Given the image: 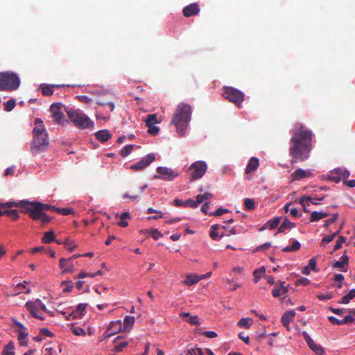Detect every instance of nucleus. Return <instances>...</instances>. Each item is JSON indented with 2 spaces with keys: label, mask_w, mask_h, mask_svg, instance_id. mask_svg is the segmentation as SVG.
Instances as JSON below:
<instances>
[{
  "label": "nucleus",
  "mask_w": 355,
  "mask_h": 355,
  "mask_svg": "<svg viewBox=\"0 0 355 355\" xmlns=\"http://www.w3.org/2000/svg\"><path fill=\"white\" fill-rule=\"evenodd\" d=\"M146 126H150V125H155L157 123V119L155 114H149L147 116L146 119L145 120Z\"/></svg>",
  "instance_id": "44"
},
{
  "label": "nucleus",
  "mask_w": 355,
  "mask_h": 355,
  "mask_svg": "<svg viewBox=\"0 0 355 355\" xmlns=\"http://www.w3.org/2000/svg\"><path fill=\"white\" fill-rule=\"evenodd\" d=\"M295 227V223L291 222L288 218H285L283 223L278 228L277 233H283L287 229H292Z\"/></svg>",
  "instance_id": "26"
},
{
  "label": "nucleus",
  "mask_w": 355,
  "mask_h": 355,
  "mask_svg": "<svg viewBox=\"0 0 355 355\" xmlns=\"http://www.w3.org/2000/svg\"><path fill=\"white\" fill-rule=\"evenodd\" d=\"M35 127L33 130V139L31 150L33 155H37L40 152L46 150L49 142L43 121L37 118L35 120Z\"/></svg>",
  "instance_id": "3"
},
{
  "label": "nucleus",
  "mask_w": 355,
  "mask_h": 355,
  "mask_svg": "<svg viewBox=\"0 0 355 355\" xmlns=\"http://www.w3.org/2000/svg\"><path fill=\"white\" fill-rule=\"evenodd\" d=\"M200 12V7L198 3H193L183 8L182 12L184 17H189L196 15Z\"/></svg>",
  "instance_id": "16"
},
{
  "label": "nucleus",
  "mask_w": 355,
  "mask_h": 355,
  "mask_svg": "<svg viewBox=\"0 0 355 355\" xmlns=\"http://www.w3.org/2000/svg\"><path fill=\"white\" fill-rule=\"evenodd\" d=\"M134 148V145L129 144L124 146L120 151V154L123 157H125L130 154L132 149Z\"/></svg>",
  "instance_id": "42"
},
{
  "label": "nucleus",
  "mask_w": 355,
  "mask_h": 355,
  "mask_svg": "<svg viewBox=\"0 0 355 355\" xmlns=\"http://www.w3.org/2000/svg\"><path fill=\"white\" fill-rule=\"evenodd\" d=\"M37 299L35 300V301H28L25 304V307L30 312L32 316L44 320L45 318L42 314L38 313L40 308L39 303L37 304Z\"/></svg>",
  "instance_id": "12"
},
{
  "label": "nucleus",
  "mask_w": 355,
  "mask_h": 355,
  "mask_svg": "<svg viewBox=\"0 0 355 355\" xmlns=\"http://www.w3.org/2000/svg\"><path fill=\"white\" fill-rule=\"evenodd\" d=\"M290 214L293 217V218H299L301 216V214H300L298 209L295 207H293L290 209Z\"/></svg>",
  "instance_id": "63"
},
{
  "label": "nucleus",
  "mask_w": 355,
  "mask_h": 355,
  "mask_svg": "<svg viewBox=\"0 0 355 355\" xmlns=\"http://www.w3.org/2000/svg\"><path fill=\"white\" fill-rule=\"evenodd\" d=\"M223 96L228 99L230 102L240 106L244 101L245 95L240 90L232 87H223Z\"/></svg>",
  "instance_id": "7"
},
{
  "label": "nucleus",
  "mask_w": 355,
  "mask_h": 355,
  "mask_svg": "<svg viewBox=\"0 0 355 355\" xmlns=\"http://www.w3.org/2000/svg\"><path fill=\"white\" fill-rule=\"evenodd\" d=\"M155 159V155L153 153H149L137 163L131 165L130 168L133 171H142L154 162Z\"/></svg>",
  "instance_id": "9"
},
{
  "label": "nucleus",
  "mask_w": 355,
  "mask_h": 355,
  "mask_svg": "<svg viewBox=\"0 0 355 355\" xmlns=\"http://www.w3.org/2000/svg\"><path fill=\"white\" fill-rule=\"evenodd\" d=\"M207 169V165L203 161H197L193 163L189 167V170L192 171L191 174V180L193 181L202 178L205 173Z\"/></svg>",
  "instance_id": "8"
},
{
  "label": "nucleus",
  "mask_w": 355,
  "mask_h": 355,
  "mask_svg": "<svg viewBox=\"0 0 355 355\" xmlns=\"http://www.w3.org/2000/svg\"><path fill=\"white\" fill-rule=\"evenodd\" d=\"M52 116L58 123H63L65 119L64 115L61 112V104L53 103L49 109Z\"/></svg>",
  "instance_id": "11"
},
{
  "label": "nucleus",
  "mask_w": 355,
  "mask_h": 355,
  "mask_svg": "<svg viewBox=\"0 0 355 355\" xmlns=\"http://www.w3.org/2000/svg\"><path fill=\"white\" fill-rule=\"evenodd\" d=\"M284 284L285 282H282L279 287L275 288L272 290V293L274 297H279L288 292V288Z\"/></svg>",
  "instance_id": "29"
},
{
  "label": "nucleus",
  "mask_w": 355,
  "mask_h": 355,
  "mask_svg": "<svg viewBox=\"0 0 355 355\" xmlns=\"http://www.w3.org/2000/svg\"><path fill=\"white\" fill-rule=\"evenodd\" d=\"M229 212V210L227 209L224 208H219L215 212H210L209 213V216H220L223 215V214Z\"/></svg>",
  "instance_id": "56"
},
{
  "label": "nucleus",
  "mask_w": 355,
  "mask_h": 355,
  "mask_svg": "<svg viewBox=\"0 0 355 355\" xmlns=\"http://www.w3.org/2000/svg\"><path fill=\"white\" fill-rule=\"evenodd\" d=\"M349 258L346 254H343L340 257V261H335L333 267L335 268L342 269L345 265L348 264Z\"/></svg>",
  "instance_id": "31"
},
{
  "label": "nucleus",
  "mask_w": 355,
  "mask_h": 355,
  "mask_svg": "<svg viewBox=\"0 0 355 355\" xmlns=\"http://www.w3.org/2000/svg\"><path fill=\"white\" fill-rule=\"evenodd\" d=\"M121 331H123L121 320L112 321V336Z\"/></svg>",
  "instance_id": "38"
},
{
  "label": "nucleus",
  "mask_w": 355,
  "mask_h": 355,
  "mask_svg": "<svg viewBox=\"0 0 355 355\" xmlns=\"http://www.w3.org/2000/svg\"><path fill=\"white\" fill-rule=\"evenodd\" d=\"M328 320L333 324L343 325V320H338V318L334 316L328 317Z\"/></svg>",
  "instance_id": "60"
},
{
  "label": "nucleus",
  "mask_w": 355,
  "mask_h": 355,
  "mask_svg": "<svg viewBox=\"0 0 355 355\" xmlns=\"http://www.w3.org/2000/svg\"><path fill=\"white\" fill-rule=\"evenodd\" d=\"M303 336L308 345V346L318 355H324V349L319 345H316L313 340L310 337V336L306 332H303Z\"/></svg>",
  "instance_id": "14"
},
{
  "label": "nucleus",
  "mask_w": 355,
  "mask_h": 355,
  "mask_svg": "<svg viewBox=\"0 0 355 355\" xmlns=\"http://www.w3.org/2000/svg\"><path fill=\"white\" fill-rule=\"evenodd\" d=\"M14 349V343L10 341L5 346L1 355H15Z\"/></svg>",
  "instance_id": "35"
},
{
  "label": "nucleus",
  "mask_w": 355,
  "mask_h": 355,
  "mask_svg": "<svg viewBox=\"0 0 355 355\" xmlns=\"http://www.w3.org/2000/svg\"><path fill=\"white\" fill-rule=\"evenodd\" d=\"M21 212L28 214L33 220H40L43 223H47L51 220L50 217L44 211H26V209H22Z\"/></svg>",
  "instance_id": "13"
},
{
  "label": "nucleus",
  "mask_w": 355,
  "mask_h": 355,
  "mask_svg": "<svg viewBox=\"0 0 355 355\" xmlns=\"http://www.w3.org/2000/svg\"><path fill=\"white\" fill-rule=\"evenodd\" d=\"M311 175L312 173L309 171H304L302 168H297L291 174L292 180H300L303 178L311 176Z\"/></svg>",
  "instance_id": "21"
},
{
  "label": "nucleus",
  "mask_w": 355,
  "mask_h": 355,
  "mask_svg": "<svg viewBox=\"0 0 355 355\" xmlns=\"http://www.w3.org/2000/svg\"><path fill=\"white\" fill-rule=\"evenodd\" d=\"M280 223V218L275 217L272 219L268 220L266 223L264 224L263 226L260 229L261 231H263L265 229L270 228V230L276 228Z\"/></svg>",
  "instance_id": "24"
},
{
  "label": "nucleus",
  "mask_w": 355,
  "mask_h": 355,
  "mask_svg": "<svg viewBox=\"0 0 355 355\" xmlns=\"http://www.w3.org/2000/svg\"><path fill=\"white\" fill-rule=\"evenodd\" d=\"M5 214L8 217H10L13 220H16L19 218V214L17 209H6L4 211Z\"/></svg>",
  "instance_id": "43"
},
{
  "label": "nucleus",
  "mask_w": 355,
  "mask_h": 355,
  "mask_svg": "<svg viewBox=\"0 0 355 355\" xmlns=\"http://www.w3.org/2000/svg\"><path fill=\"white\" fill-rule=\"evenodd\" d=\"M63 87L62 85H47V84H42L40 85L41 92L43 96H49L53 94L54 89L60 88Z\"/></svg>",
  "instance_id": "18"
},
{
  "label": "nucleus",
  "mask_w": 355,
  "mask_h": 355,
  "mask_svg": "<svg viewBox=\"0 0 355 355\" xmlns=\"http://www.w3.org/2000/svg\"><path fill=\"white\" fill-rule=\"evenodd\" d=\"M317 259L316 257H313L309 259L308 266L313 271H318L316 268Z\"/></svg>",
  "instance_id": "58"
},
{
  "label": "nucleus",
  "mask_w": 355,
  "mask_h": 355,
  "mask_svg": "<svg viewBox=\"0 0 355 355\" xmlns=\"http://www.w3.org/2000/svg\"><path fill=\"white\" fill-rule=\"evenodd\" d=\"M15 105V101L14 99H10L4 103V110L6 112H10L14 109Z\"/></svg>",
  "instance_id": "48"
},
{
  "label": "nucleus",
  "mask_w": 355,
  "mask_h": 355,
  "mask_svg": "<svg viewBox=\"0 0 355 355\" xmlns=\"http://www.w3.org/2000/svg\"><path fill=\"white\" fill-rule=\"evenodd\" d=\"M329 216V214L324 211H313L311 214L310 221L315 222L319 220L326 218Z\"/></svg>",
  "instance_id": "28"
},
{
  "label": "nucleus",
  "mask_w": 355,
  "mask_h": 355,
  "mask_svg": "<svg viewBox=\"0 0 355 355\" xmlns=\"http://www.w3.org/2000/svg\"><path fill=\"white\" fill-rule=\"evenodd\" d=\"M96 138L101 142H105L111 137V135L107 130H101L95 133Z\"/></svg>",
  "instance_id": "23"
},
{
  "label": "nucleus",
  "mask_w": 355,
  "mask_h": 355,
  "mask_svg": "<svg viewBox=\"0 0 355 355\" xmlns=\"http://www.w3.org/2000/svg\"><path fill=\"white\" fill-rule=\"evenodd\" d=\"M73 282L71 280L62 282L61 287L63 292H70L73 287Z\"/></svg>",
  "instance_id": "41"
},
{
  "label": "nucleus",
  "mask_w": 355,
  "mask_h": 355,
  "mask_svg": "<svg viewBox=\"0 0 355 355\" xmlns=\"http://www.w3.org/2000/svg\"><path fill=\"white\" fill-rule=\"evenodd\" d=\"M259 165V161L256 157H252L249 160L248 165L245 168V173H250L256 171Z\"/></svg>",
  "instance_id": "22"
},
{
  "label": "nucleus",
  "mask_w": 355,
  "mask_h": 355,
  "mask_svg": "<svg viewBox=\"0 0 355 355\" xmlns=\"http://www.w3.org/2000/svg\"><path fill=\"white\" fill-rule=\"evenodd\" d=\"M120 338H121L120 336H117L113 340L112 343L114 344V349H112V351H114L116 352H121L128 345L127 341H123L121 343H118V340H119Z\"/></svg>",
  "instance_id": "27"
},
{
  "label": "nucleus",
  "mask_w": 355,
  "mask_h": 355,
  "mask_svg": "<svg viewBox=\"0 0 355 355\" xmlns=\"http://www.w3.org/2000/svg\"><path fill=\"white\" fill-rule=\"evenodd\" d=\"M20 80L19 77L12 72L0 73V91H12L17 89Z\"/></svg>",
  "instance_id": "5"
},
{
  "label": "nucleus",
  "mask_w": 355,
  "mask_h": 355,
  "mask_svg": "<svg viewBox=\"0 0 355 355\" xmlns=\"http://www.w3.org/2000/svg\"><path fill=\"white\" fill-rule=\"evenodd\" d=\"M213 197V195L211 193L206 192L203 194H198L196 196V203L198 206L200 203H203L205 200L211 199Z\"/></svg>",
  "instance_id": "36"
},
{
  "label": "nucleus",
  "mask_w": 355,
  "mask_h": 355,
  "mask_svg": "<svg viewBox=\"0 0 355 355\" xmlns=\"http://www.w3.org/2000/svg\"><path fill=\"white\" fill-rule=\"evenodd\" d=\"M313 132L301 123L295 125L290 139L291 164L304 162L309 157L312 149Z\"/></svg>",
  "instance_id": "1"
},
{
  "label": "nucleus",
  "mask_w": 355,
  "mask_h": 355,
  "mask_svg": "<svg viewBox=\"0 0 355 355\" xmlns=\"http://www.w3.org/2000/svg\"><path fill=\"white\" fill-rule=\"evenodd\" d=\"M131 218L129 212L125 211L119 216L115 214V219L117 220L116 224L121 227H125L128 225V220Z\"/></svg>",
  "instance_id": "17"
},
{
  "label": "nucleus",
  "mask_w": 355,
  "mask_h": 355,
  "mask_svg": "<svg viewBox=\"0 0 355 355\" xmlns=\"http://www.w3.org/2000/svg\"><path fill=\"white\" fill-rule=\"evenodd\" d=\"M55 240L54 232L53 231H49L44 233V236L42 239L44 243H50Z\"/></svg>",
  "instance_id": "39"
},
{
  "label": "nucleus",
  "mask_w": 355,
  "mask_h": 355,
  "mask_svg": "<svg viewBox=\"0 0 355 355\" xmlns=\"http://www.w3.org/2000/svg\"><path fill=\"white\" fill-rule=\"evenodd\" d=\"M69 118L74 123L76 127L82 129L92 128L94 123L89 119V117L79 110L73 109H69L66 110Z\"/></svg>",
  "instance_id": "6"
},
{
  "label": "nucleus",
  "mask_w": 355,
  "mask_h": 355,
  "mask_svg": "<svg viewBox=\"0 0 355 355\" xmlns=\"http://www.w3.org/2000/svg\"><path fill=\"white\" fill-rule=\"evenodd\" d=\"M338 234V232H336L330 235H327L322 239V243H329L332 241L334 238Z\"/></svg>",
  "instance_id": "53"
},
{
  "label": "nucleus",
  "mask_w": 355,
  "mask_h": 355,
  "mask_svg": "<svg viewBox=\"0 0 355 355\" xmlns=\"http://www.w3.org/2000/svg\"><path fill=\"white\" fill-rule=\"evenodd\" d=\"M27 283H28V282H27L26 281H24V282H23V283H19V284H17L15 286V287H16L18 290H19V292H16V293H13V294H11L10 295H12V296H16V295H19V294L21 293V291H22L23 289H25V288H26V286H25V284H27Z\"/></svg>",
  "instance_id": "59"
},
{
  "label": "nucleus",
  "mask_w": 355,
  "mask_h": 355,
  "mask_svg": "<svg viewBox=\"0 0 355 355\" xmlns=\"http://www.w3.org/2000/svg\"><path fill=\"white\" fill-rule=\"evenodd\" d=\"M148 128V132L151 135H156L158 134L159 131V128L155 125H150V126H147Z\"/></svg>",
  "instance_id": "57"
},
{
  "label": "nucleus",
  "mask_w": 355,
  "mask_h": 355,
  "mask_svg": "<svg viewBox=\"0 0 355 355\" xmlns=\"http://www.w3.org/2000/svg\"><path fill=\"white\" fill-rule=\"evenodd\" d=\"M355 297V288L351 289L349 293L343 296L342 299L338 302V304H347L353 300Z\"/></svg>",
  "instance_id": "32"
},
{
  "label": "nucleus",
  "mask_w": 355,
  "mask_h": 355,
  "mask_svg": "<svg viewBox=\"0 0 355 355\" xmlns=\"http://www.w3.org/2000/svg\"><path fill=\"white\" fill-rule=\"evenodd\" d=\"M83 314L80 313L77 309L73 311L70 314L66 316L67 320H70L71 318H80Z\"/></svg>",
  "instance_id": "50"
},
{
  "label": "nucleus",
  "mask_w": 355,
  "mask_h": 355,
  "mask_svg": "<svg viewBox=\"0 0 355 355\" xmlns=\"http://www.w3.org/2000/svg\"><path fill=\"white\" fill-rule=\"evenodd\" d=\"M252 324V320L249 318H242L237 323L238 327H245L246 329H250Z\"/></svg>",
  "instance_id": "37"
},
{
  "label": "nucleus",
  "mask_w": 355,
  "mask_h": 355,
  "mask_svg": "<svg viewBox=\"0 0 355 355\" xmlns=\"http://www.w3.org/2000/svg\"><path fill=\"white\" fill-rule=\"evenodd\" d=\"M201 279L202 277H200V276L191 274L187 276L184 282L187 286H192L195 284H197Z\"/></svg>",
  "instance_id": "30"
},
{
  "label": "nucleus",
  "mask_w": 355,
  "mask_h": 355,
  "mask_svg": "<svg viewBox=\"0 0 355 355\" xmlns=\"http://www.w3.org/2000/svg\"><path fill=\"white\" fill-rule=\"evenodd\" d=\"M174 205L176 207H198L196 200L192 199H188L187 200H181L180 199L174 200Z\"/></svg>",
  "instance_id": "20"
},
{
  "label": "nucleus",
  "mask_w": 355,
  "mask_h": 355,
  "mask_svg": "<svg viewBox=\"0 0 355 355\" xmlns=\"http://www.w3.org/2000/svg\"><path fill=\"white\" fill-rule=\"evenodd\" d=\"M18 340L19 342V344L23 346H27L28 345V333L26 331L23 330H19L18 331Z\"/></svg>",
  "instance_id": "33"
},
{
  "label": "nucleus",
  "mask_w": 355,
  "mask_h": 355,
  "mask_svg": "<svg viewBox=\"0 0 355 355\" xmlns=\"http://www.w3.org/2000/svg\"><path fill=\"white\" fill-rule=\"evenodd\" d=\"M0 207H21L26 209V211H44V210H51L55 211V207H53L48 204H44L40 202H30L28 200H20L19 202L8 201L4 205L0 204Z\"/></svg>",
  "instance_id": "4"
},
{
  "label": "nucleus",
  "mask_w": 355,
  "mask_h": 355,
  "mask_svg": "<svg viewBox=\"0 0 355 355\" xmlns=\"http://www.w3.org/2000/svg\"><path fill=\"white\" fill-rule=\"evenodd\" d=\"M187 355H205L201 348H192L188 350Z\"/></svg>",
  "instance_id": "52"
},
{
  "label": "nucleus",
  "mask_w": 355,
  "mask_h": 355,
  "mask_svg": "<svg viewBox=\"0 0 355 355\" xmlns=\"http://www.w3.org/2000/svg\"><path fill=\"white\" fill-rule=\"evenodd\" d=\"M329 310L333 312L334 313L341 315H343L345 311V309H338V308H334V307H329Z\"/></svg>",
  "instance_id": "61"
},
{
  "label": "nucleus",
  "mask_w": 355,
  "mask_h": 355,
  "mask_svg": "<svg viewBox=\"0 0 355 355\" xmlns=\"http://www.w3.org/2000/svg\"><path fill=\"white\" fill-rule=\"evenodd\" d=\"M301 247V244L297 241H294L291 245H288L282 249L283 252H295L298 250Z\"/></svg>",
  "instance_id": "34"
},
{
  "label": "nucleus",
  "mask_w": 355,
  "mask_h": 355,
  "mask_svg": "<svg viewBox=\"0 0 355 355\" xmlns=\"http://www.w3.org/2000/svg\"><path fill=\"white\" fill-rule=\"evenodd\" d=\"M220 227L219 225H214L211 226V231L209 232V236L213 239V240H217L218 238V233L217 232L218 227Z\"/></svg>",
  "instance_id": "46"
},
{
  "label": "nucleus",
  "mask_w": 355,
  "mask_h": 355,
  "mask_svg": "<svg viewBox=\"0 0 355 355\" xmlns=\"http://www.w3.org/2000/svg\"><path fill=\"white\" fill-rule=\"evenodd\" d=\"M157 172L160 175H155V178L162 179L168 181L173 180L178 175V173L172 170L171 168L159 166L157 168Z\"/></svg>",
  "instance_id": "10"
},
{
  "label": "nucleus",
  "mask_w": 355,
  "mask_h": 355,
  "mask_svg": "<svg viewBox=\"0 0 355 355\" xmlns=\"http://www.w3.org/2000/svg\"><path fill=\"white\" fill-rule=\"evenodd\" d=\"M311 284V281L306 277H301L295 281L296 286H308Z\"/></svg>",
  "instance_id": "51"
},
{
  "label": "nucleus",
  "mask_w": 355,
  "mask_h": 355,
  "mask_svg": "<svg viewBox=\"0 0 355 355\" xmlns=\"http://www.w3.org/2000/svg\"><path fill=\"white\" fill-rule=\"evenodd\" d=\"M135 323V318L130 315H126L124 318L123 322L122 323L123 331H128Z\"/></svg>",
  "instance_id": "25"
},
{
  "label": "nucleus",
  "mask_w": 355,
  "mask_h": 355,
  "mask_svg": "<svg viewBox=\"0 0 355 355\" xmlns=\"http://www.w3.org/2000/svg\"><path fill=\"white\" fill-rule=\"evenodd\" d=\"M55 211L63 216H67L74 213L71 209L68 207L55 208Z\"/></svg>",
  "instance_id": "45"
},
{
  "label": "nucleus",
  "mask_w": 355,
  "mask_h": 355,
  "mask_svg": "<svg viewBox=\"0 0 355 355\" xmlns=\"http://www.w3.org/2000/svg\"><path fill=\"white\" fill-rule=\"evenodd\" d=\"M187 321L191 324H200L199 320L197 315L190 316Z\"/></svg>",
  "instance_id": "62"
},
{
  "label": "nucleus",
  "mask_w": 355,
  "mask_h": 355,
  "mask_svg": "<svg viewBox=\"0 0 355 355\" xmlns=\"http://www.w3.org/2000/svg\"><path fill=\"white\" fill-rule=\"evenodd\" d=\"M244 207L247 211L254 210L256 208L254 199L245 198L244 200Z\"/></svg>",
  "instance_id": "40"
},
{
  "label": "nucleus",
  "mask_w": 355,
  "mask_h": 355,
  "mask_svg": "<svg viewBox=\"0 0 355 355\" xmlns=\"http://www.w3.org/2000/svg\"><path fill=\"white\" fill-rule=\"evenodd\" d=\"M265 272V268L264 267H261L259 268L256 269L253 272V275L254 277V282H257L259 279L261 278V275H263Z\"/></svg>",
  "instance_id": "47"
},
{
  "label": "nucleus",
  "mask_w": 355,
  "mask_h": 355,
  "mask_svg": "<svg viewBox=\"0 0 355 355\" xmlns=\"http://www.w3.org/2000/svg\"><path fill=\"white\" fill-rule=\"evenodd\" d=\"M239 338L242 340L245 344H249L250 338L249 336L245 335L243 332L239 334Z\"/></svg>",
  "instance_id": "64"
},
{
  "label": "nucleus",
  "mask_w": 355,
  "mask_h": 355,
  "mask_svg": "<svg viewBox=\"0 0 355 355\" xmlns=\"http://www.w3.org/2000/svg\"><path fill=\"white\" fill-rule=\"evenodd\" d=\"M295 315V311L294 310H289V311H286L283 314V315L282 316V318H281V322H282V324L285 327L288 329L290 322L291 320H293Z\"/></svg>",
  "instance_id": "19"
},
{
  "label": "nucleus",
  "mask_w": 355,
  "mask_h": 355,
  "mask_svg": "<svg viewBox=\"0 0 355 355\" xmlns=\"http://www.w3.org/2000/svg\"><path fill=\"white\" fill-rule=\"evenodd\" d=\"M191 107L187 103H179L173 115L170 125H173L177 132L182 137L185 135L191 119Z\"/></svg>",
  "instance_id": "2"
},
{
  "label": "nucleus",
  "mask_w": 355,
  "mask_h": 355,
  "mask_svg": "<svg viewBox=\"0 0 355 355\" xmlns=\"http://www.w3.org/2000/svg\"><path fill=\"white\" fill-rule=\"evenodd\" d=\"M338 214H334L331 218H329V219H327V220H326L324 221V226L326 228H328V227H329V226L331 223H334V222L338 219Z\"/></svg>",
  "instance_id": "54"
},
{
  "label": "nucleus",
  "mask_w": 355,
  "mask_h": 355,
  "mask_svg": "<svg viewBox=\"0 0 355 355\" xmlns=\"http://www.w3.org/2000/svg\"><path fill=\"white\" fill-rule=\"evenodd\" d=\"M60 268L62 270V272L73 273L75 271L74 263L70 258H61L60 259Z\"/></svg>",
  "instance_id": "15"
},
{
  "label": "nucleus",
  "mask_w": 355,
  "mask_h": 355,
  "mask_svg": "<svg viewBox=\"0 0 355 355\" xmlns=\"http://www.w3.org/2000/svg\"><path fill=\"white\" fill-rule=\"evenodd\" d=\"M311 200V198L309 197V196H303L300 200V204L302 205V206L304 208V211L305 212H309V211L306 209V206L309 205V200Z\"/></svg>",
  "instance_id": "49"
},
{
  "label": "nucleus",
  "mask_w": 355,
  "mask_h": 355,
  "mask_svg": "<svg viewBox=\"0 0 355 355\" xmlns=\"http://www.w3.org/2000/svg\"><path fill=\"white\" fill-rule=\"evenodd\" d=\"M346 241V238L345 236H340L339 239L336 241V243L334 245V250H338L342 248V245L343 243Z\"/></svg>",
  "instance_id": "55"
}]
</instances>
